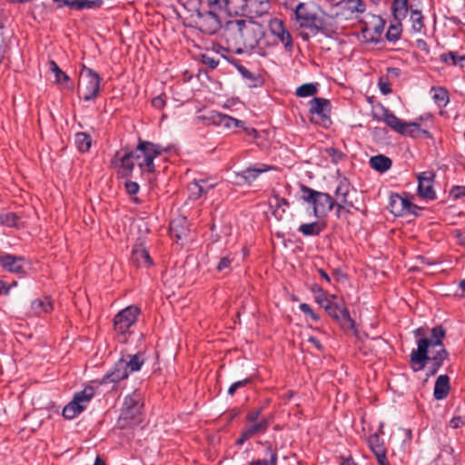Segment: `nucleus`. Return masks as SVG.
<instances>
[{
	"instance_id": "f257e3e1",
	"label": "nucleus",
	"mask_w": 465,
	"mask_h": 465,
	"mask_svg": "<svg viewBox=\"0 0 465 465\" xmlns=\"http://www.w3.org/2000/svg\"><path fill=\"white\" fill-rule=\"evenodd\" d=\"M446 336V330L442 325H437L430 330V337H424L417 341V349L411 353L410 363L413 371L417 372L425 369L426 376H434L448 358L449 352L445 349L442 341Z\"/></svg>"
},
{
	"instance_id": "f03ea898",
	"label": "nucleus",
	"mask_w": 465,
	"mask_h": 465,
	"mask_svg": "<svg viewBox=\"0 0 465 465\" xmlns=\"http://www.w3.org/2000/svg\"><path fill=\"white\" fill-rule=\"evenodd\" d=\"M287 9H291L294 15V20L300 29H307L309 32H301L303 40L308 41L311 36L322 34L331 37L337 31V26L332 16L324 12L319 13L320 8L312 2H301L295 6L292 1L284 4Z\"/></svg>"
},
{
	"instance_id": "7ed1b4c3",
	"label": "nucleus",
	"mask_w": 465,
	"mask_h": 465,
	"mask_svg": "<svg viewBox=\"0 0 465 465\" xmlns=\"http://www.w3.org/2000/svg\"><path fill=\"white\" fill-rule=\"evenodd\" d=\"M163 152H167V148L140 139L134 151L125 152L124 154L117 152L112 159L111 164L117 169V173L121 177L132 175L135 162L143 173H151L155 170L154 159Z\"/></svg>"
},
{
	"instance_id": "20e7f679",
	"label": "nucleus",
	"mask_w": 465,
	"mask_h": 465,
	"mask_svg": "<svg viewBox=\"0 0 465 465\" xmlns=\"http://www.w3.org/2000/svg\"><path fill=\"white\" fill-rule=\"evenodd\" d=\"M227 48L237 54L254 49L263 36L260 24L245 19H232L227 21L221 33Z\"/></svg>"
},
{
	"instance_id": "39448f33",
	"label": "nucleus",
	"mask_w": 465,
	"mask_h": 465,
	"mask_svg": "<svg viewBox=\"0 0 465 465\" xmlns=\"http://www.w3.org/2000/svg\"><path fill=\"white\" fill-rule=\"evenodd\" d=\"M141 396L133 392L124 398L117 425L121 429L135 426L142 421Z\"/></svg>"
},
{
	"instance_id": "423d86ee",
	"label": "nucleus",
	"mask_w": 465,
	"mask_h": 465,
	"mask_svg": "<svg viewBox=\"0 0 465 465\" xmlns=\"http://www.w3.org/2000/svg\"><path fill=\"white\" fill-rule=\"evenodd\" d=\"M300 188L302 200L312 205L314 216H325L334 208L335 201L329 193L315 191L304 184H301Z\"/></svg>"
},
{
	"instance_id": "0eeeda50",
	"label": "nucleus",
	"mask_w": 465,
	"mask_h": 465,
	"mask_svg": "<svg viewBox=\"0 0 465 465\" xmlns=\"http://www.w3.org/2000/svg\"><path fill=\"white\" fill-rule=\"evenodd\" d=\"M101 77L91 68L83 65L80 72L77 94L84 101L94 100L100 91Z\"/></svg>"
},
{
	"instance_id": "6e6552de",
	"label": "nucleus",
	"mask_w": 465,
	"mask_h": 465,
	"mask_svg": "<svg viewBox=\"0 0 465 465\" xmlns=\"http://www.w3.org/2000/svg\"><path fill=\"white\" fill-rule=\"evenodd\" d=\"M199 118H201L207 125L222 126L224 128L242 127L244 133L248 135L256 138L258 134L256 129L250 126H244V122L217 111H210L207 114L199 116Z\"/></svg>"
},
{
	"instance_id": "1a4fd4ad",
	"label": "nucleus",
	"mask_w": 465,
	"mask_h": 465,
	"mask_svg": "<svg viewBox=\"0 0 465 465\" xmlns=\"http://www.w3.org/2000/svg\"><path fill=\"white\" fill-rule=\"evenodd\" d=\"M195 26L205 35H215L220 30L223 31L222 22L216 10L202 11L197 9L192 15Z\"/></svg>"
},
{
	"instance_id": "9d476101",
	"label": "nucleus",
	"mask_w": 465,
	"mask_h": 465,
	"mask_svg": "<svg viewBox=\"0 0 465 465\" xmlns=\"http://www.w3.org/2000/svg\"><path fill=\"white\" fill-rule=\"evenodd\" d=\"M309 104L311 122L323 127H328L331 124L330 101L322 97H314L309 102Z\"/></svg>"
},
{
	"instance_id": "9b49d317",
	"label": "nucleus",
	"mask_w": 465,
	"mask_h": 465,
	"mask_svg": "<svg viewBox=\"0 0 465 465\" xmlns=\"http://www.w3.org/2000/svg\"><path fill=\"white\" fill-rule=\"evenodd\" d=\"M94 395L93 387H85L74 394L73 400L64 408L63 416L65 419H74L86 408V405Z\"/></svg>"
},
{
	"instance_id": "f8f14e48",
	"label": "nucleus",
	"mask_w": 465,
	"mask_h": 465,
	"mask_svg": "<svg viewBox=\"0 0 465 465\" xmlns=\"http://www.w3.org/2000/svg\"><path fill=\"white\" fill-rule=\"evenodd\" d=\"M327 313L337 321L342 329L353 330L355 322L351 317L350 312L346 306L344 300L330 301L324 309Z\"/></svg>"
},
{
	"instance_id": "ddd939ff",
	"label": "nucleus",
	"mask_w": 465,
	"mask_h": 465,
	"mask_svg": "<svg viewBox=\"0 0 465 465\" xmlns=\"http://www.w3.org/2000/svg\"><path fill=\"white\" fill-rule=\"evenodd\" d=\"M140 312V308L135 305L127 306L120 311L114 318V331L118 334L125 335L137 322Z\"/></svg>"
},
{
	"instance_id": "4468645a",
	"label": "nucleus",
	"mask_w": 465,
	"mask_h": 465,
	"mask_svg": "<svg viewBox=\"0 0 465 465\" xmlns=\"http://www.w3.org/2000/svg\"><path fill=\"white\" fill-rule=\"evenodd\" d=\"M382 121L393 131L402 135L414 136V134L420 130L418 123H404L389 110H384L381 117Z\"/></svg>"
},
{
	"instance_id": "2eb2a0df",
	"label": "nucleus",
	"mask_w": 465,
	"mask_h": 465,
	"mask_svg": "<svg viewBox=\"0 0 465 465\" xmlns=\"http://www.w3.org/2000/svg\"><path fill=\"white\" fill-rule=\"evenodd\" d=\"M435 173L432 171L422 172L418 174V194L422 199L435 200L437 195L433 188Z\"/></svg>"
},
{
	"instance_id": "dca6fc26",
	"label": "nucleus",
	"mask_w": 465,
	"mask_h": 465,
	"mask_svg": "<svg viewBox=\"0 0 465 465\" xmlns=\"http://www.w3.org/2000/svg\"><path fill=\"white\" fill-rule=\"evenodd\" d=\"M270 31L283 45L285 49L291 50L293 45L292 36L286 29L282 20L274 18L270 22Z\"/></svg>"
},
{
	"instance_id": "f3484780",
	"label": "nucleus",
	"mask_w": 465,
	"mask_h": 465,
	"mask_svg": "<svg viewBox=\"0 0 465 465\" xmlns=\"http://www.w3.org/2000/svg\"><path fill=\"white\" fill-rule=\"evenodd\" d=\"M53 2L56 4L57 8L67 6L76 11L99 9L104 4V0H53Z\"/></svg>"
},
{
	"instance_id": "a211bd4d",
	"label": "nucleus",
	"mask_w": 465,
	"mask_h": 465,
	"mask_svg": "<svg viewBox=\"0 0 465 465\" xmlns=\"http://www.w3.org/2000/svg\"><path fill=\"white\" fill-rule=\"evenodd\" d=\"M129 376L127 370L125 369L123 361L120 359L114 365L113 369L103 377L100 384L117 383L122 380L127 379Z\"/></svg>"
},
{
	"instance_id": "6ab92c4d",
	"label": "nucleus",
	"mask_w": 465,
	"mask_h": 465,
	"mask_svg": "<svg viewBox=\"0 0 465 465\" xmlns=\"http://www.w3.org/2000/svg\"><path fill=\"white\" fill-rule=\"evenodd\" d=\"M339 6L341 10V15L345 19H351L365 11V4L362 0H342Z\"/></svg>"
},
{
	"instance_id": "aec40b11",
	"label": "nucleus",
	"mask_w": 465,
	"mask_h": 465,
	"mask_svg": "<svg viewBox=\"0 0 465 465\" xmlns=\"http://www.w3.org/2000/svg\"><path fill=\"white\" fill-rule=\"evenodd\" d=\"M0 264L9 272L19 273L23 271L24 258L12 254H4L0 256Z\"/></svg>"
},
{
	"instance_id": "412c9836",
	"label": "nucleus",
	"mask_w": 465,
	"mask_h": 465,
	"mask_svg": "<svg viewBox=\"0 0 465 465\" xmlns=\"http://www.w3.org/2000/svg\"><path fill=\"white\" fill-rule=\"evenodd\" d=\"M170 233L177 241L187 237L189 232L188 222L185 217H178L170 223Z\"/></svg>"
},
{
	"instance_id": "4be33fe9",
	"label": "nucleus",
	"mask_w": 465,
	"mask_h": 465,
	"mask_svg": "<svg viewBox=\"0 0 465 465\" xmlns=\"http://www.w3.org/2000/svg\"><path fill=\"white\" fill-rule=\"evenodd\" d=\"M120 360L123 361L128 374L140 371L145 361L143 353L141 352L124 355L120 358Z\"/></svg>"
},
{
	"instance_id": "5701e85b",
	"label": "nucleus",
	"mask_w": 465,
	"mask_h": 465,
	"mask_svg": "<svg viewBox=\"0 0 465 465\" xmlns=\"http://www.w3.org/2000/svg\"><path fill=\"white\" fill-rule=\"evenodd\" d=\"M242 7L259 17L268 13L270 3L269 0H244L242 3Z\"/></svg>"
},
{
	"instance_id": "b1692460",
	"label": "nucleus",
	"mask_w": 465,
	"mask_h": 465,
	"mask_svg": "<svg viewBox=\"0 0 465 465\" xmlns=\"http://www.w3.org/2000/svg\"><path fill=\"white\" fill-rule=\"evenodd\" d=\"M131 259L137 267H149L153 264V260L148 251L142 245L135 246L133 249Z\"/></svg>"
},
{
	"instance_id": "393cba45",
	"label": "nucleus",
	"mask_w": 465,
	"mask_h": 465,
	"mask_svg": "<svg viewBox=\"0 0 465 465\" xmlns=\"http://www.w3.org/2000/svg\"><path fill=\"white\" fill-rule=\"evenodd\" d=\"M450 377L446 374L440 375L435 382L433 396L441 401L447 398L450 392Z\"/></svg>"
},
{
	"instance_id": "a878e982",
	"label": "nucleus",
	"mask_w": 465,
	"mask_h": 465,
	"mask_svg": "<svg viewBox=\"0 0 465 465\" xmlns=\"http://www.w3.org/2000/svg\"><path fill=\"white\" fill-rule=\"evenodd\" d=\"M325 229V223L320 222H312L309 223H302L298 227V232L305 237L318 236Z\"/></svg>"
},
{
	"instance_id": "bb28decb",
	"label": "nucleus",
	"mask_w": 465,
	"mask_h": 465,
	"mask_svg": "<svg viewBox=\"0 0 465 465\" xmlns=\"http://www.w3.org/2000/svg\"><path fill=\"white\" fill-rule=\"evenodd\" d=\"M370 165L377 172L385 173L391 169L392 161L386 155L378 154L371 157Z\"/></svg>"
},
{
	"instance_id": "cd10ccee",
	"label": "nucleus",
	"mask_w": 465,
	"mask_h": 465,
	"mask_svg": "<svg viewBox=\"0 0 465 465\" xmlns=\"http://www.w3.org/2000/svg\"><path fill=\"white\" fill-rule=\"evenodd\" d=\"M251 423L252 424L250 426L244 428L243 430L250 438H252L254 436L265 433L271 424V420L262 418L259 421Z\"/></svg>"
},
{
	"instance_id": "c85d7f7f",
	"label": "nucleus",
	"mask_w": 465,
	"mask_h": 465,
	"mask_svg": "<svg viewBox=\"0 0 465 465\" xmlns=\"http://www.w3.org/2000/svg\"><path fill=\"white\" fill-rule=\"evenodd\" d=\"M30 308L31 314L40 315L51 312L53 310V304L48 298L35 299L31 302Z\"/></svg>"
},
{
	"instance_id": "c756f323",
	"label": "nucleus",
	"mask_w": 465,
	"mask_h": 465,
	"mask_svg": "<svg viewBox=\"0 0 465 465\" xmlns=\"http://www.w3.org/2000/svg\"><path fill=\"white\" fill-rule=\"evenodd\" d=\"M267 168H262V167H249L241 173H237V176L240 178V183H248L251 184L256 178L262 173L263 172L267 171Z\"/></svg>"
},
{
	"instance_id": "7c9ffc66",
	"label": "nucleus",
	"mask_w": 465,
	"mask_h": 465,
	"mask_svg": "<svg viewBox=\"0 0 465 465\" xmlns=\"http://www.w3.org/2000/svg\"><path fill=\"white\" fill-rule=\"evenodd\" d=\"M408 2L409 0H393L391 12L398 22H401L407 16L409 11Z\"/></svg>"
},
{
	"instance_id": "2f4dec72",
	"label": "nucleus",
	"mask_w": 465,
	"mask_h": 465,
	"mask_svg": "<svg viewBox=\"0 0 465 465\" xmlns=\"http://www.w3.org/2000/svg\"><path fill=\"white\" fill-rule=\"evenodd\" d=\"M49 69L51 72L54 73L55 77V82L57 84H64L65 87L72 89L73 85H68V83L70 82L69 76L60 69V67L57 65V64L54 61L49 62Z\"/></svg>"
},
{
	"instance_id": "473e14b6",
	"label": "nucleus",
	"mask_w": 465,
	"mask_h": 465,
	"mask_svg": "<svg viewBox=\"0 0 465 465\" xmlns=\"http://www.w3.org/2000/svg\"><path fill=\"white\" fill-rule=\"evenodd\" d=\"M210 8L214 10L224 11L229 14L236 12L233 5L234 0H207Z\"/></svg>"
},
{
	"instance_id": "72a5a7b5",
	"label": "nucleus",
	"mask_w": 465,
	"mask_h": 465,
	"mask_svg": "<svg viewBox=\"0 0 465 465\" xmlns=\"http://www.w3.org/2000/svg\"><path fill=\"white\" fill-rule=\"evenodd\" d=\"M401 203H403V197L398 193H393L390 196L389 208L391 213L395 216L404 215V211Z\"/></svg>"
},
{
	"instance_id": "f704fd0d",
	"label": "nucleus",
	"mask_w": 465,
	"mask_h": 465,
	"mask_svg": "<svg viewBox=\"0 0 465 465\" xmlns=\"http://www.w3.org/2000/svg\"><path fill=\"white\" fill-rule=\"evenodd\" d=\"M262 445H266V452L270 454V461L266 460H255L250 462V465H277V451L272 450V444L268 441L260 442Z\"/></svg>"
},
{
	"instance_id": "c9c22d12",
	"label": "nucleus",
	"mask_w": 465,
	"mask_h": 465,
	"mask_svg": "<svg viewBox=\"0 0 465 465\" xmlns=\"http://www.w3.org/2000/svg\"><path fill=\"white\" fill-rule=\"evenodd\" d=\"M74 143L80 152L85 153L88 152L91 147L92 138L85 133H77L74 137Z\"/></svg>"
},
{
	"instance_id": "e433bc0d",
	"label": "nucleus",
	"mask_w": 465,
	"mask_h": 465,
	"mask_svg": "<svg viewBox=\"0 0 465 465\" xmlns=\"http://www.w3.org/2000/svg\"><path fill=\"white\" fill-rule=\"evenodd\" d=\"M430 93L432 94V99L433 101L439 105V106H445L449 102V95L448 92L443 87H432L430 90Z\"/></svg>"
},
{
	"instance_id": "4c0bfd02",
	"label": "nucleus",
	"mask_w": 465,
	"mask_h": 465,
	"mask_svg": "<svg viewBox=\"0 0 465 465\" xmlns=\"http://www.w3.org/2000/svg\"><path fill=\"white\" fill-rule=\"evenodd\" d=\"M351 191V184L347 179H341L335 190V197L337 201L350 202L348 195Z\"/></svg>"
},
{
	"instance_id": "58836bf2",
	"label": "nucleus",
	"mask_w": 465,
	"mask_h": 465,
	"mask_svg": "<svg viewBox=\"0 0 465 465\" xmlns=\"http://www.w3.org/2000/svg\"><path fill=\"white\" fill-rule=\"evenodd\" d=\"M317 92H318L317 84L308 83V84H303L300 85L296 89L295 94L298 97H309V96L316 94Z\"/></svg>"
},
{
	"instance_id": "ea45409f",
	"label": "nucleus",
	"mask_w": 465,
	"mask_h": 465,
	"mask_svg": "<svg viewBox=\"0 0 465 465\" xmlns=\"http://www.w3.org/2000/svg\"><path fill=\"white\" fill-rule=\"evenodd\" d=\"M370 450L375 456L379 465H390L387 459V449L385 444L374 446L370 448Z\"/></svg>"
},
{
	"instance_id": "a19ab883",
	"label": "nucleus",
	"mask_w": 465,
	"mask_h": 465,
	"mask_svg": "<svg viewBox=\"0 0 465 465\" xmlns=\"http://www.w3.org/2000/svg\"><path fill=\"white\" fill-rule=\"evenodd\" d=\"M411 28L415 33L421 32L424 27L423 15L420 10H411Z\"/></svg>"
},
{
	"instance_id": "79ce46f5",
	"label": "nucleus",
	"mask_w": 465,
	"mask_h": 465,
	"mask_svg": "<svg viewBox=\"0 0 465 465\" xmlns=\"http://www.w3.org/2000/svg\"><path fill=\"white\" fill-rule=\"evenodd\" d=\"M18 220L19 217L15 213H0V225L15 227Z\"/></svg>"
},
{
	"instance_id": "37998d69",
	"label": "nucleus",
	"mask_w": 465,
	"mask_h": 465,
	"mask_svg": "<svg viewBox=\"0 0 465 465\" xmlns=\"http://www.w3.org/2000/svg\"><path fill=\"white\" fill-rule=\"evenodd\" d=\"M401 22H399V25H391L386 33V38L389 42H396L401 33Z\"/></svg>"
},
{
	"instance_id": "c03bdc74",
	"label": "nucleus",
	"mask_w": 465,
	"mask_h": 465,
	"mask_svg": "<svg viewBox=\"0 0 465 465\" xmlns=\"http://www.w3.org/2000/svg\"><path fill=\"white\" fill-rule=\"evenodd\" d=\"M440 61L450 65H459V54L457 52H449L440 56Z\"/></svg>"
},
{
	"instance_id": "a18cd8bd",
	"label": "nucleus",
	"mask_w": 465,
	"mask_h": 465,
	"mask_svg": "<svg viewBox=\"0 0 465 465\" xmlns=\"http://www.w3.org/2000/svg\"><path fill=\"white\" fill-rule=\"evenodd\" d=\"M5 21V18L0 15V64L2 63V61L5 57V48H6L5 39L4 34H3Z\"/></svg>"
},
{
	"instance_id": "49530a36",
	"label": "nucleus",
	"mask_w": 465,
	"mask_h": 465,
	"mask_svg": "<svg viewBox=\"0 0 465 465\" xmlns=\"http://www.w3.org/2000/svg\"><path fill=\"white\" fill-rule=\"evenodd\" d=\"M190 197L193 199L200 198L203 193V188L200 185V182L194 181L189 185Z\"/></svg>"
},
{
	"instance_id": "de8ad7c7",
	"label": "nucleus",
	"mask_w": 465,
	"mask_h": 465,
	"mask_svg": "<svg viewBox=\"0 0 465 465\" xmlns=\"http://www.w3.org/2000/svg\"><path fill=\"white\" fill-rule=\"evenodd\" d=\"M201 62L211 69H215L219 64V59L208 54H201Z\"/></svg>"
},
{
	"instance_id": "09e8293b",
	"label": "nucleus",
	"mask_w": 465,
	"mask_h": 465,
	"mask_svg": "<svg viewBox=\"0 0 465 465\" xmlns=\"http://www.w3.org/2000/svg\"><path fill=\"white\" fill-rule=\"evenodd\" d=\"M232 262L233 257L232 254H227L220 259L219 262L217 263L216 270L218 272H223L226 269H230Z\"/></svg>"
},
{
	"instance_id": "8fccbe9b",
	"label": "nucleus",
	"mask_w": 465,
	"mask_h": 465,
	"mask_svg": "<svg viewBox=\"0 0 465 465\" xmlns=\"http://www.w3.org/2000/svg\"><path fill=\"white\" fill-rule=\"evenodd\" d=\"M252 381V379L251 378H246V379H243L242 381H235L233 382L228 389V394L232 396L235 391L240 389V388H242V387H245L246 385H248L250 382Z\"/></svg>"
},
{
	"instance_id": "3c124183",
	"label": "nucleus",
	"mask_w": 465,
	"mask_h": 465,
	"mask_svg": "<svg viewBox=\"0 0 465 465\" xmlns=\"http://www.w3.org/2000/svg\"><path fill=\"white\" fill-rule=\"evenodd\" d=\"M404 215L408 213L417 214V211L419 210V207L415 204H413L408 198H403V203H401Z\"/></svg>"
},
{
	"instance_id": "603ef678",
	"label": "nucleus",
	"mask_w": 465,
	"mask_h": 465,
	"mask_svg": "<svg viewBox=\"0 0 465 465\" xmlns=\"http://www.w3.org/2000/svg\"><path fill=\"white\" fill-rule=\"evenodd\" d=\"M300 310L305 313L308 317H310L314 322L319 321V316L317 313L314 312V311L312 309V307L307 303H301L299 306Z\"/></svg>"
},
{
	"instance_id": "864d4df0",
	"label": "nucleus",
	"mask_w": 465,
	"mask_h": 465,
	"mask_svg": "<svg viewBox=\"0 0 465 465\" xmlns=\"http://www.w3.org/2000/svg\"><path fill=\"white\" fill-rule=\"evenodd\" d=\"M366 441L369 448L384 444V440L380 437V435L377 432L371 434L367 438Z\"/></svg>"
},
{
	"instance_id": "5fc2aeb1",
	"label": "nucleus",
	"mask_w": 465,
	"mask_h": 465,
	"mask_svg": "<svg viewBox=\"0 0 465 465\" xmlns=\"http://www.w3.org/2000/svg\"><path fill=\"white\" fill-rule=\"evenodd\" d=\"M335 201L334 207L336 208V216L339 218L341 216V211L346 207H352V202H344V201Z\"/></svg>"
},
{
	"instance_id": "6e6d98bb",
	"label": "nucleus",
	"mask_w": 465,
	"mask_h": 465,
	"mask_svg": "<svg viewBox=\"0 0 465 465\" xmlns=\"http://www.w3.org/2000/svg\"><path fill=\"white\" fill-rule=\"evenodd\" d=\"M262 414V408L260 409H256V410H252L251 411H249L245 417V420L247 422H256V421H259V418Z\"/></svg>"
},
{
	"instance_id": "4d7b16f0",
	"label": "nucleus",
	"mask_w": 465,
	"mask_h": 465,
	"mask_svg": "<svg viewBox=\"0 0 465 465\" xmlns=\"http://www.w3.org/2000/svg\"><path fill=\"white\" fill-rule=\"evenodd\" d=\"M125 190L128 194L135 195L139 191V184L136 182L127 181L124 183Z\"/></svg>"
},
{
	"instance_id": "13d9d810",
	"label": "nucleus",
	"mask_w": 465,
	"mask_h": 465,
	"mask_svg": "<svg viewBox=\"0 0 465 465\" xmlns=\"http://www.w3.org/2000/svg\"><path fill=\"white\" fill-rule=\"evenodd\" d=\"M379 89L382 94H389L391 93V84L389 82L383 80L382 78L379 79L378 82Z\"/></svg>"
},
{
	"instance_id": "bf43d9fd",
	"label": "nucleus",
	"mask_w": 465,
	"mask_h": 465,
	"mask_svg": "<svg viewBox=\"0 0 465 465\" xmlns=\"http://www.w3.org/2000/svg\"><path fill=\"white\" fill-rule=\"evenodd\" d=\"M273 205L275 207L274 213L277 212L282 206H289V202L285 198H282L279 195L274 194L273 197Z\"/></svg>"
},
{
	"instance_id": "052dcab7",
	"label": "nucleus",
	"mask_w": 465,
	"mask_h": 465,
	"mask_svg": "<svg viewBox=\"0 0 465 465\" xmlns=\"http://www.w3.org/2000/svg\"><path fill=\"white\" fill-rule=\"evenodd\" d=\"M199 182L201 187L203 188V193H207L210 190L216 186V183H213L209 179H201Z\"/></svg>"
},
{
	"instance_id": "680f3d73",
	"label": "nucleus",
	"mask_w": 465,
	"mask_h": 465,
	"mask_svg": "<svg viewBox=\"0 0 465 465\" xmlns=\"http://www.w3.org/2000/svg\"><path fill=\"white\" fill-rule=\"evenodd\" d=\"M315 301L325 309L326 305L329 304V302L331 301L323 292V291L318 292L315 296Z\"/></svg>"
},
{
	"instance_id": "e2e57ef3",
	"label": "nucleus",
	"mask_w": 465,
	"mask_h": 465,
	"mask_svg": "<svg viewBox=\"0 0 465 465\" xmlns=\"http://www.w3.org/2000/svg\"><path fill=\"white\" fill-rule=\"evenodd\" d=\"M450 195L456 199L465 196V186H454L450 191Z\"/></svg>"
},
{
	"instance_id": "0e129e2a",
	"label": "nucleus",
	"mask_w": 465,
	"mask_h": 465,
	"mask_svg": "<svg viewBox=\"0 0 465 465\" xmlns=\"http://www.w3.org/2000/svg\"><path fill=\"white\" fill-rule=\"evenodd\" d=\"M240 72L242 73V76L247 78V79H250V80H252L254 83H253V85L256 86L257 85V83H261V80L260 78H256L254 77L253 74L251 73L250 71H248L246 68L244 67H240Z\"/></svg>"
},
{
	"instance_id": "69168bd1",
	"label": "nucleus",
	"mask_w": 465,
	"mask_h": 465,
	"mask_svg": "<svg viewBox=\"0 0 465 465\" xmlns=\"http://www.w3.org/2000/svg\"><path fill=\"white\" fill-rule=\"evenodd\" d=\"M463 425H465V418H462L460 416L453 417L450 420V426L452 429H459V428L462 427Z\"/></svg>"
},
{
	"instance_id": "338daca9",
	"label": "nucleus",
	"mask_w": 465,
	"mask_h": 465,
	"mask_svg": "<svg viewBox=\"0 0 465 465\" xmlns=\"http://www.w3.org/2000/svg\"><path fill=\"white\" fill-rule=\"evenodd\" d=\"M152 104L154 108L162 109L165 105V100L163 95H158L152 100Z\"/></svg>"
},
{
	"instance_id": "774afa93",
	"label": "nucleus",
	"mask_w": 465,
	"mask_h": 465,
	"mask_svg": "<svg viewBox=\"0 0 465 465\" xmlns=\"http://www.w3.org/2000/svg\"><path fill=\"white\" fill-rule=\"evenodd\" d=\"M12 285H7L4 281L0 280V295L9 294Z\"/></svg>"
}]
</instances>
